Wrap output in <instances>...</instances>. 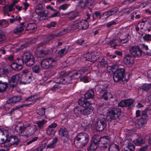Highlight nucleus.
I'll use <instances>...</instances> for the list:
<instances>
[{
    "label": "nucleus",
    "instance_id": "nucleus-33",
    "mask_svg": "<svg viewBox=\"0 0 151 151\" xmlns=\"http://www.w3.org/2000/svg\"><path fill=\"white\" fill-rule=\"evenodd\" d=\"M98 65L101 68L105 67L107 65V61L104 58H102L99 62Z\"/></svg>",
    "mask_w": 151,
    "mask_h": 151
},
{
    "label": "nucleus",
    "instance_id": "nucleus-63",
    "mask_svg": "<svg viewBox=\"0 0 151 151\" xmlns=\"http://www.w3.org/2000/svg\"><path fill=\"white\" fill-rule=\"evenodd\" d=\"M2 133L3 135H5L6 137V139L7 138L9 137V134L8 130L4 129L3 131L2 130Z\"/></svg>",
    "mask_w": 151,
    "mask_h": 151
},
{
    "label": "nucleus",
    "instance_id": "nucleus-27",
    "mask_svg": "<svg viewBox=\"0 0 151 151\" xmlns=\"http://www.w3.org/2000/svg\"><path fill=\"white\" fill-rule=\"evenodd\" d=\"M10 66L13 69L15 70H20L22 68L21 63L19 62H17V61L15 63L13 62L11 64Z\"/></svg>",
    "mask_w": 151,
    "mask_h": 151
},
{
    "label": "nucleus",
    "instance_id": "nucleus-34",
    "mask_svg": "<svg viewBox=\"0 0 151 151\" xmlns=\"http://www.w3.org/2000/svg\"><path fill=\"white\" fill-rule=\"evenodd\" d=\"M58 137H55L52 142L47 145V148H54L56 145V144L58 141Z\"/></svg>",
    "mask_w": 151,
    "mask_h": 151
},
{
    "label": "nucleus",
    "instance_id": "nucleus-8",
    "mask_svg": "<svg viewBox=\"0 0 151 151\" xmlns=\"http://www.w3.org/2000/svg\"><path fill=\"white\" fill-rule=\"evenodd\" d=\"M106 125V120L104 116H102L99 118L96 124L97 130L101 131L105 128Z\"/></svg>",
    "mask_w": 151,
    "mask_h": 151
},
{
    "label": "nucleus",
    "instance_id": "nucleus-38",
    "mask_svg": "<svg viewBox=\"0 0 151 151\" xmlns=\"http://www.w3.org/2000/svg\"><path fill=\"white\" fill-rule=\"evenodd\" d=\"M105 106L104 105H102L99 106L97 111V114L99 115H103V116H104L103 114L105 112Z\"/></svg>",
    "mask_w": 151,
    "mask_h": 151
},
{
    "label": "nucleus",
    "instance_id": "nucleus-18",
    "mask_svg": "<svg viewBox=\"0 0 151 151\" xmlns=\"http://www.w3.org/2000/svg\"><path fill=\"white\" fill-rule=\"evenodd\" d=\"M57 126V124L55 123H52L49 125L47 128L46 133L48 135H54L55 132L54 128Z\"/></svg>",
    "mask_w": 151,
    "mask_h": 151
},
{
    "label": "nucleus",
    "instance_id": "nucleus-30",
    "mask_svg": "<svg viewBox=\"0 0 151 151\" xmlns=\"http://www.w3.org/2000/svg\"><path fill=\"white\" fill-rule=\"evenodd\" d=\"M47 122V120L45 119H42L41 120H38L36 122V124L37 125L38 128L40 129H42L44 125Z\"/></svg>",
    "mask_w": 151,
    "mask_h": 151
},
{
    "label": "nucleus",
    "instance_id": "nucleus-32",
    "mask_svg": "<svg viewBox=\"0 0 151 151\" xmlns=\"http://www.w3.org/2000/svg\"><path fill=\"white\" fill-rule=\"evenodd\" d=\"M81 21L82 29L85 30L87 29L89 27V24L87 19H80Z\"/></svg>",
    "mask_w": 151,
    "mask_h": 151
},
{
    "label": "nucleus",
    "instance_id": "nucleus-64",
    "mask_svg": "<svg viewBox=\"0 0 151 151\" xmlns=\"http://www.w3.org/2000/svg\"><path fill=\"white\" fill-rule=\"evenodd\" d=\"M120 41L122 43L125 44L127 43L129 41V38L127 36L124 39H119Z\"/></svg>",
    "mask_w": 151,
    "mask_h": 151
},
{
    "label": "nucleus",
    "instance_id": "nucleus-10",
    "mask_svg": "<svg viewBox=\"0 0 151 151\" xmlns=\"http://www.w3.org/2000/svg\"><path fill=\"white\" fill-rule=\"evenodd\" d=\"M93 138L94 139L97 140L98 145H99L101 148L106 149L109 146L107 144V142H109L108 137V136L102 137L100 138H95L94 137Z\"/></svg>",
    "mask_w": 151,
    "mask_h": 151
},
{
    "label": "nucleus",
    "instance_id": "nucleus-45",
    "mask_svg": "<svg viewBox=\"0 0 151 151\" xmlns=\"http://www.w3.org/2000/svg\"><path fill=\"white\" fill-rule=\"evenodd\" d=\"M102 98H104L105 100H107L108 99L113 98V96L112 94L110 93L105 92L102 96Z\"/></svg>",
    "mask_w": 151,
    "mask_h": 151
},
{
    "label": "nucleus",
    "instance_id": "nucleus-60",
    "mask_svg": "<svg viewBox=\"0 0 151 151\" xmlns=\"http://www.w3.org/2000/svg\"><path fill=\"white\" fill-rule=\"evenodd\" d=\"M7 62H9L14 60V56L12 55H10L9 56L5 58Z\"/></svg>",
    "mask_w": 151,
    "mask_h": 151
},
{
    "label": "nucleus",
    "instance_id": "nucleus-39",
    "mask_svg": "<svg viewBox=\"0 0 151 151\" xmlns=\"http://www.w3.org/2000/svg\"><path fill=\"white\" fill-rule=\"evenodd\" d=\"M109 151H119V146L116 144H112L109 146L108 148Z\"/></svg>",
    "mask_w": 151,
    "mask_h": 151
},
{
    "label": "nucleus",
    "instance_id": "nucleus-1",
    "mask_svg": "<svg viewBox=\"0 0 151 151\" xmlns=\"http://www.w3.org/2000/svg\"><path fill=\"white\" fill-rule=\"evenodd\" d=\"M81 76V73L78 71L73 73L71 76H68L64 72H61L60 76L55 78V81L57 83L67 84L71 82L72 80L78 79Z\"/></svg>",
    "mask_w": 151,
    "mask_h": 151
},
{
    "label": "nucleus",
    "instance_id": "nucleus-29",
    "mask_svg": "<svg viewBox=\"0 0 151 151\" xmlns=\"http://www.w3.org/2000/svg\"><path fill=\"white\" fill-rule=\"evenodd\" d=\"M78 104L83 107H86L89 106V103L83 98L80 99L78 101Z\"/></svg>",
    "mask_w": 151,
    "mask_h": 151
},
{
    "label": "nucleus",
    "instance_id": "nucleus-21",
    "mask_svg": "<svg viewBox=\"0 0 151 151\" xmlns=\"http://www.w3.org/2000/svg\"><path fill=\"white\" fill-rule=\"evenodd\" d=\"M71 28L72 30H75L77 29H82V26H81L80 19L74 21L73 23L71 25Z\"/></svg>",
    "mask_w": 151,
    "mask_h": 151
},
{
    "label": "nucleus",
    "instance_id": "nucleus-51",
    "mask_svg": "<svg viewBox=\"0 0 151 151\" xmlns=\"http://www.w3.org/2000/svg\"><path fill=\"white\" fill-rule=\"evenodd\" d=\"M45 109L44 107L40 108L38 110L37 113L40 116H43L45 114Z\"/></svg>",
    "mask_w": 151,
    "mask_h": 151
},
{
    "label": "nucleus",
    "instance_id": "nucleus-43",
    "mask_svg": "<svg viewBox=\"0 0 151 151\" xmlns=\"http://www.w3.org/2000/svg\"><path fill=\"white\" fill-rule=\"evenodd\" d=\"M151 88V84L145 83L142 86L139 87V89H142L144 91L148 90Z\"/></svg>",
    "mask_w": 151,
    "mask_h": 151
},
{
    "label": "nucleus",
    "instance_id": "nucleus-59",
    "mask_svg": "<svg viewBox=\"0 0 151 151\" xmlns=\"http://www.w3.org/2000/svg\"><path fill=\"white\" fill-rule=\"evenodd\" d=\"M45 147V146L42 145L40 147H37L36 149L32 150L31 151H42Z\"/></svg>",
    "mask_w": 151,
    "mask_h": 151
},
{
    "label": "nucleus",
    "instance_id": "nucleus-28",
    "mask_svg": "<svg viewBox=\"0 0 151 151\" xmlns=\"http://www.w3.org/2000/svg\"><path fill=\"white\" fill-rule=\"evenodd\" d=\"M94 96V92L93 90L92 89L88 90L84 94V97L87 99L93 98Z\"/></svg>",
    "mask_w": 151,
    "mask_h": 151
},
{
    "label": "nucleus",
    "instance_id": "nucleus-44",
    "mask_svg": "<svg viewBox=\"0 0 151 151\" xmlns=\"http://www.w3.org/2000/svg\"><path fill=\"white\" fill-rule=\"evenodd\" d=\"M74 112L75 115L77 117H78L82 114V111L81 109L79 107L75 108L74 110Z\"/></svg>",
    "mask_w": 151,
    "mask_h": 151
},
{
    "label": "nucleus",
    "instance_id": "nucleus-53",
    "mask_svg": "<svg viewBox=\"0 0 151 151\" xmlns=\"http://www.w3.org/2000/svg\"><path fill=\"white\" fill-rule=\"evenodd\" d=\"M9 73V71L7 69H3L1 72V76L6 77V76H7Z\"/></svg>",
    "mask_w": 151,
    "mask_h": 151
},
{
    "label": "nucleus",
    "instance_id": "nucleus-25",
    "mask_svg": "<svg viewBox=\"0 0 151 151\" xmlns=\"http://www.w3.org/2000/svg\"><path fill=\"white\" fill-rule=\"evenodd\" d=\"M22 100V98L20 96H13L9 99L7 101L8 104H9L12 103H16L19 102Z\"/></svg>",
    "mask_w": 151,
    "mask_h": 151
},
{
    "label": "nucleus",
    "instance_id": "nucleus-41",
    "mask_svg": "<svg viewBox=\"0 0 151 151\" xmlns=\"http://www.w3.org/2000/svg\"><path fill=\"white\" fill-rule=\"evenodd\" d=\"M108 85L104 84L98 85L96 86V88L99 91L101 92L105 90L108 88Z\"/></svg>",
    "mask_w": 151,
    "mask_h": 151
},
{
    "label": "nucleus",
    "instance_id": "nucleus-26",
    "mask_svg": "<svg viewBox=\"0 0 151 151\" xmlns=\"http://www.w3.org/2000/svg\"><path fill=\"white\" fill-rule=\"evenodd\" d=\"M82 111V114L84 115H88L91 114L93 111V108L90 105L84 107Z\"/></svg>",
    "mask_w": 151,
    "mask_h": 151
},
{
    "label": "nucleus",
    "instance_id": "nucleus-55",
    "mask_svg": "<svg viewBox=\"0 0 151 151\" xmlns=\"http://www.w3.org/2000/svg\"><path fill=\"white\" fill-rule=\"evenodd\" d=\"M33 72L35 73H38L40 72V67L39 65H36L34 66L32 68Z\"/></svg>",
    "mask_w": 151,
    "mask_h": 151
},
{
    "label": "nucleus",
    "instance_id": "nucleus-58",
    "mask_svg": "<svg viewBox=\"0 0 151 151\" xmlns=\"http://www.w3.org/2000/svg\"><path fill=\"white\" fill-rule=\"evenodd\" d=\"M86 5L88 6H93L94 4V0H85Z\"/></svg>",
    "mask_w": 151,
    "mask_h": 151
},
{
    "label": "nucleus",
    "instance_id": "nucleus-40",
    "mask_svg": "<svg viewBox=\"0 0 151 151\" xmlns=\"http://www.w3.org/2000/svg\"><path fill=\"white\" fill-rule=\"evenodd\" d=\"M134 143L137 146L141 145L145 143L144 139L142 137H139L134 140Z\"/></svg>",
    "mask_w": 151,
    "mask_h": 151
},
{
    "label": "nucleus",
    "instance_id": "nucleus-20",
    "mask_svg": "<svg viewBox=\"0 0 151 151\" xmlns=\"http://www.w3.org/2000/svg\"><path fill=\"white\" fill-rule=\"evenodd\" d=\"M146 123V119L141 118L137 120L135 122L136 127L137 128L139 129L144 127Z\"/></svg>",
    "mask_w": 151,
    "mask_h": 151
},
{
    "label": "nucleus",
    "instance_id": "nucleus-37",
    "mask_svg": "<svg viewBox=\"0 0 151 151\" xmlns=\"http://www.w3.org/2000/svg\"><path fill=\"white\" fill-rule=\"evenodd\" d=\"M24 27L23 26L17 27L14 29L13 32L16 34H19L23 32Z\"/></svg>",
    "mask_w": 151,
    "mask_h": 151
},
{
    "label": "nucleus",
    "instance_id": "nucleus-13",
    "mask_svg": "<svg viewBox=\"0 0 151 151\" xmlns=\"http://www.w3.org/2000/svg\"><path fill=\"white\" fill-rule=\"evenodd\" d=\"M133 102V101L132 99H125L121 101L118 104V106L122 107H128L130 108L132 107Z\"/></svg>",
    "mask_w": 151,
    "mask_h": 151
},
{
    "label": "nucleus",
    "instance_id": "nucleus-9",
    "mask_svg": "<svg viewBox=\"0 0 151 151\" xmlns=\"http://www.w3.org/2000/svg\"><path fill=\"white\" fill-rule=\"evenodd\" d=\"M129 51L132 55L134 57H139L142 54V51L139 47L138 45H134L130 47Z\"/></svg>",
    "mask_w": 151,
    "mask_h": 151
},
{
    "label": "nucleus",
    "instance_id": "nucleus-4",
    "mask_svg": "<svg viewBox=\"0 0 151 151\" xmlns=\"http://www.w3.org/2000/svg\"><path fill=\"white\" fill-rule=\"evenodd\" d=\"M19 62L20 61L22 63L24 62L26 65L29 67L33 65L35 63V59L33 56L28 52H26L23 54L22 60L18 59Z\"/></svg>",
    "mask_w": 151,
    "mask_h": 151
},
{
    "label": "nucleus",
    "instance_id": "nucleus-22",
    "mask_svg": "<svg viewBox=\"0 0 151 151\" xmlns=\"http://www.w3.org/2000/svg\"><path fill=\"white\" fill-rule=\"evenodd\" d=\"M37 29V25L35 24L30 23L27 26L26 30L29 31L30 32H33L36 30Z\"/></svg>",
    "mask_w": 151,
    "mask_h": 151
},
{
    "label": "nucleus",
    "instance_id": "nucleus-52",
    "mask_svg": "<svg viewBox=\"0 0 151 151\" xmlns=\"http://www.w3.org/2000/svg\"><path fill=\"white\" fill-rule=\"evenodd\" d=\"M146 21V20H142L138 23L137 25H138V26L140 27V29H144L145 24Z\"/></svg>",
    "mask_w": 151,
    "mask_h": 151
},
{
    "label": "nucleus",
    "instance_id": "nucleus-15",
    "mask_svg": "<svg viewBox=\"0 0 151 151\" xmlns=\"http://www.w3.org/2000/svg\"><path fill=\"white\" fill-rule=\"evenodd\" d=\"M86 58L87 60L94 63L99 58L98 56H96L94 52H91L86 54Z\"/></svg>",
    "mask_w": 151,
    "mask_h": 151
},
{
    "label": "nucleus",
    "instance_id": "nucleus-5",
    "mask_svg": "<svg viewBox=\"0 0 151 151\" xmlns=\"http://www.w3.org/2000/svg\"><path fill=\"white\" fill-rule=\"evenodd\" d=\"M114 69H116L113 76L114 81L118 82L122 80L124 78L125 70L124 68H117L115 65L112 66Z\"/></svg>",
    "mask_w": 151,
    "mask_h": 151
},
{
    "label": "nucleus",
    "instance_id": "nucleus-7",
    "mask_svg": "<svg viewBox=\"0 0 151 151\" xmlns=\"http://www.w3.org/2000/svg\"><path fill=\"white\" fill-rule=\"evenodd\" d=\"M20 140L15 135H11L7 138L6 140L5 145L8 147L16 146L18 145Z\"/></svg>",
    "mask_w": 151,
    "mask_h": 151
},
{
    "label": "nucleus",
    "instance_id": "nucleus-42",
    "mask_svg": "<svg viewBox=\"0 0 151 151\" xmlns=\"http://www.w3.org/2000/svg\"><path fill=\"white\" fill-rule=\"evenodd\" d=\"M55 78L54 79V82L56 83V84H55V85H54L50 89V90L52 91L53 92H55L56 91L58 90V89H60L61 88V86L60 85V83H57L55 81Z\"/></svg>",
    "mask_w": 151,
    "mask_h": 151
},
{
    "label": "nucleus",
    "instance_id": "nucleus-23",
    "mask_svg": "<svg viewBox=\"0 0 151 151\" xmlns=\"http://www.w3.org/2000/svg\"><path fill=\"white\" fill-rule=\"evenodd\" d=\"M53 51V49L51 48H48L45 50H42L38 52V56L42 57L44 55L51 53Z\"/></svg>",
    "mask_w": 151,
    "mask_h": 151
},
{
    "label": "nucleus",
    "instance_id": "nucleus-17",
    "mask_svg": "<svg viewBox=\"0 0 151 151\" xmlns=\"http://www.w3.org/2000/svg\"><path fill=\"white\" fill-rule=\"evenodd\" d=\"M27 134L30 135H32L37 129V126L32 124H29L26 127Z\"/></svg>",
    "mask_w": 151,
    "mask_h": 151
},
{
    "label": "nucleus",
    "instance_id": "nucleus-56",
    "mask_svg": "<svg viewBox=\"0 0 151 151\" xmlns=\"http://www.w3.org/2000/svg\"><path fill=\"white\" fill-rule=\"evenodd\" d=\"M143 39L145 41H151V35L149 34H146L143 37Z\"/></svg>",
    "mask_w": 151,
    "mask_h": 151
},
{
    "label": "nucleus",
    "instance_id": "nucleus-3",
    "mask_svg": "<svg viewBox=\"0 0 151 151\" xmlns=\"http://www.w3.org/2000/svg\"><path fill=\"white\" fill-rule=\"evenodd\" d=\"M89 139V136L87 133L85 132L80 133L75 137L74 144H75L78 142H79L82 145L85 146L88 142Z\"/></svg>",
    "mask_w": 151,
    "mask_h": 151
},
{
    "label": "nucleus",
    "instance_id": "nucleus-19",
    "mask_svg": "<svg viewBox=\"0 0 151 151\" xmlns=\"http://www.w3.org/2000/svg\"><path fill=\"white\" fill-rule=\"evenodd\" d=\"M134 58L133 56L130 54L126 55L124 59V62L126 65H130L134 63Z\"/></svg>",
    "mask_w": 151,
    "mask_h": 151
},
{
    "label": "nucleus",
    "instance_id": "nucleus-11",
    "mask_svg": "<svg viewBox=\"0 0 151 151\" xmlns=\"http://www.w3.org/2000/svg\"><path fill=\"white\" fill-rule=\"evenodd\" d=\"M67 129L63 127L61 128L59 131V135L64 143L66 142L68 140L69 137Z\"/></svg>",
    "mask_w": 151,
    "mask_h": 151
},
{
    "label": "nucleus",
    "instance_id": "nucleus-14",
    "mask_svg": "<svg viewBox=\"0 0 151 151\" xmlns=\"http://www.w3.org/2000/svg\"><path fill=\"white\" fill-rule=\"evenodd\" d=\"M32 73L23 75L20 81V83L24 84L29 83L32 81Z\"/></svg>",
    "mask_w": 151,
    "mask_h": 151
},
{
    "label": "nucleus",
    "instance_id": "nucleus-46",
    "mask_svg": "<svg viewBox=\"0 0 151 151\" xmlns=\"http://www.w3.org/2000/svg\"><path fill=\"white\" fill-rule=\"evenodd\" d=\"M39 13H37V14L40 16V17H46L49 14L48 11L47 10H45L44 11H41Z\"/></svg>",
    "mask_w": 151,
    "mask_h": 151
},
{
    "label": "nucleus",
    "instance_id": "nucleus-62",
    "mask_svg": "<svg viewBox=\"0 0 151 151\" xmlns=\"http://www.w3.org/2000/svg\"><path fill=\"white\" fill-rule=\"evenodd\" d=\"M56 22H52L50 23L47 24L46 25V27L49 28H51L52 27H54L56 25Z\"/></svg>",
    "mask_w": 151,
    "mask_h": 151
},
{
    "label": "nucleus",
    "instance_id": "nucleus-48",
    "mask_svg": "<svg viewBox=\"0 0 151 151\" xmlns=\"http://www.w3.org/2000/svg\"><path fill=\"white\" fill-rule=\"evenodd\" d=\"M144 29L145 30H147L148 32H150L151 29V23L147 21H146L145 24Z\"/></svg>",
    "mask_w": 151,
    "mask_h": 151
},
{
    "label": "nucleus",
    "instance_id": "nucleus-2",
    "mask_svg": "<svg viewBox=\"0 0 151 151\" xmlns=\"http://www.w3.org/2000/svg\"><path fill=\"white\" fill-rule=\"evenodd\" d=\"M41 68L47 69L53 68L57 65V61L55 58L50 57L42 59L40 63Z\"/></svg>",
    "mask_w": 151,
    "mask_h": 151
},
{
    "label": "nucleus",
    "instance_id": "nucleus-16",
    "mask_svg": "<svg viewBox=\"0 0 151 151\" xmlns=\"http://www.w3.org/2000/svg\"><path fill=\"white\" fill-rule=\"evenodd\" d=\"M68 32V30L67 29H64L59 32L55 34H50L47 37V40H50L56 37H59L62 35L66 34Z\"/></svg>",
    "mask_w": 151,
    "mask_h": 151
},
{
    "label": "nucleus",
    "instance_id": "nucleus-36",
    "mask_svg": "<svg viewBox=\"0 0 151 151\" xmlns=\"http://www.w3.org/2000/svg\"><path fill=\"white\" fill-rule=\"evenodd\" d=\"M117 40L116 39H113L110 40L108 43V45L111 47L116 48L117 46L118 45L119 42H117Z\"/></svg>",
    "mask_w": 151,
    "mask_h": 151
},
{
    "label": "nucleus",
    "instance_id": "nucleus-12",
    "mask_svg": "<svg viewBox=\"0 0 151 151\" xmlns=\"http://www.w3.org/2000/svg\"><path fill=\"white\" fill-rule=\"evenodd\" d=\"M20 80V76L19 74H16L12 76L9 80L10 88H13L18 84Z\"/></svg>",
    "mask_w": 151,
    "mask_h": 151
},
{
    "label": "nucleus",
    "instance_id": "nucleus-57",
    "mask_svg": "<svg viewBox=\"0 0 151 151\" xmlns=\"http://www.w3.org/2000/svg\"><path fill=\"white\" fill-rule=\"evenodd\" d=\"M43 6L42 4H39L37 6L35 11L36 13H39V12L42 11Z\"/></svg>",
    "mask_w": 151,
    "mask_h": 151
},
{
    "label": "nucleus",
    "instance_id": "nucleus-50",
    "mask_svg": "<svg viewBox=\"0 0 151 151\" xmlns=\"http://www.w3.org/2000/svg\"><path fill=\"white\" fill-rule=\"evenodd\" d=\"M67 52V50L66 49H62L58 51V55L60 56H63L66 54Z\"/></svg>",
    "mask_w": 151,
    "mask_h": 151
},
{
    "label": "nucleus",
    "instance_id": "nucleus-47",
    "mask_svg": "<svg viewBox=\"0 0 151 151\" xmlns=\"http://www.w3.org/2000/svg\"><path fill=\"white\" fill-rule=\"evenodd\" d=\"M70 5L69 4H63L61 5H60L58 8V9L60 10H65L67 9L68 7L70 6Z\"/></svg>",
    "mask_w": 151,
    "mask_h": 151
},
{
    "label": "nucleus",
    "instance_id": "nucleus-31",
    "mask_svg": "<svg viewBox=\"0 0 151 151\" xmlns=\"http://www.w3.org/2000/svg\"><path fill=\"white\" fill-rule=\"evenodd\" d=\"M26 129V127H24V126H19V129L16 130L17 134L22 136L24 135H25L24 132Z\"/></svg>",
    "mask_w": 151,
    "mask_h": 151
},
{
    "label": "nucleus",
    "instance_id": "nucleus-54",
    "mask_svg": "<svg viewBox=\"0 0 151 151\" xmlns=\"http://www.w3.org/2000/svg\"><path fill=\"white\" fill-rule=\"evenodd\" d=\"M78 5L82 8H84L86 5V1L85 0H81L78 2Z\"/></svg>",
    "mask_w": 151,
    "mask_h": 151
},
{
    "label": "nucleus",
    "instance_id": "nucleus-35",
    "mask_svg": "<svg viewBox=\"0 0 151 151\" xmlns=\"http://www.w3.org/2000/svg\"><path fill=\"white\" fill-rule=\"evenodd\" d=\"M8 84L6 82H2L0 81V92L2 93L5 91L7 88Z\"/></svg>",
    "mask_w": 151,
    "mask_h": 151
},
{
    "label": "nucleus",
    "instance_id": "nucleus-61",
    "mask_svg": "<svg viewBox=\"0 0 151 151\" xmlns=\"http://www.w3.org/2000/svg\"><path fill=\"white\" fill-rule=\"evenodd\" d=\"M127 147L129 150L130 151H134L135 149L134 146L131 143L128 144Z\"/></svg>",
    "mask_w": 151,
    "mask_h": 151
},
{
    "label": "nucleus",
    "instance_id": "nucleus-49",
    "mask_svg": "<svg viewBox=\"0 0 151 151\" xmlns=\"http://www.w3.org/2000/svg\"><path fill=\"white\" fill-rule=\"evenodd\" d=\"M9 25L8 22L6 19L1 20L0 22V25L4 27H7Z\"/></svg>",
    "mask_w": 151,
    "mask_h": 151
},
{
    "label": "nucleus",
    "instance_id": "nucleus-6",
    "mask_svg": "<svg viewBox=\"0 0 151 151\" xmlns=\"http://www.w3.org/2000/svg\"><path fill=\"white\" fill-rule=\"evenodd\" d=\"M121 109L119 108H114L109 111L107 113V119L110 121L118 118L121 113Z\"/></svg>",
    "mask_w": 151,
    "mask_h": 151
},
{
    "label": "nucleus",
    "instance_id": "nucleus-24",
    "mask_svg": "<svg viewBox=\"0 0 151 151\" xmlns=\"http://www.w3.org/2000/svg\"><path fill=\"white\" fill-rule=\"evenodd\" d=\"M93 141L88 148V151H95L98 147L97 140L93 139Z\"/></svg>",
    "mask_w": 151,
    "mask_h": 151
}]
</instances>
